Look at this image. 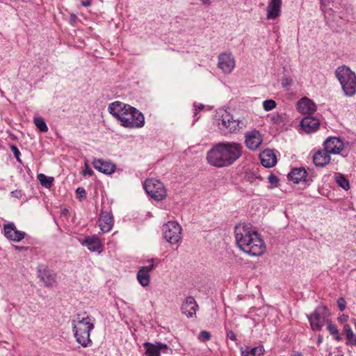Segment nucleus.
Instances as JSON below:
<instances>
[{
  "mask_svg": "<svg viewBox=\"0 0 356 356\" xmlns=\"http://www.w3.org/2000/svg\"><path fill=\"white\" fill-rule=\"evenodd\" d=\"M343 92L346 97L356 95V74L346 65L338 67L334 72Z\"/></svg>",
  "mask_w": 356,
  "mask_h": 356,
  "instance_id": "nucleus-6",
  "label": "nucleus"
},
{
  "mask_svg": "<svg viewBox=\"0 0 356 356\" xmlns=\"http://www.w3.org/2000/svg\"><path fill=\"white\" fill-rule=\"evenodd\" d=\"M83 175H92L93 174V171L91 168H90L87 165H86V168L83 171Z\"/></svg>",
  "mask_w": 356,
  "mask_h": 356,
  "instance_id": "nucleus-48",
  "label": "nucleus"
},
{
  "mask_svg": "<svg viewBox=\"0 0 356 356\" xmlns=\"http://www.w3.org/2000/svg\"><path fill=\"white\" fill-rule=\"evenodd\" d=\"M83 5L85 6H88L90 5V3L89 2H83Z\"/></svg>",
  "mask_w": 356,
  "mask_h": 356,
  "instance_id": "nucleus-53",
  "label": "nucleus"
},
{
  "mask_svg": "<svg viewBox=\"0 0 356 356\" xmlns=\"http://www.w3.org/2000/svg\"><path fill=\"white\" fill-rule=\"evenodd\" d=\"M282 0H269L266 6V18L276 19L281 15Z\"/></svg>",
  "mask_w": 356,
  "mask_h": 356,
  "instance_id": "nucleus-17",
  "label": "nucleus"
},
{
  "mask_svg": "<svg viewBox=\"0 0 356 356\" xmlns=\"http://www.w3.org/2000/svg\"><path fill=\"white\" fill-rule=\"evenodd\" d=\"M241 356H254V353L249 352V347L241 348Z\"/></svg>",
  "mask_w": 356,
  "mask_h": 356,
  "instance_id": "nucleus-44",
  "label": "nucleus"
},
{
  "mask_svg": "<svg viewBox=\"0 0 356 356\" xmlns=\"http://www.w3.org/2000/svg\"><path fill=\"white\" fill-rule=\"evenodd\" d=\"M293 80L291 77L284 76L281 80V84L282 88L289 90V88L293 85Z\"/></svg>",
  "mask_w": 356,
  "mask_h": 356,
  "instance_id": "nucleus-35",
  "label": "nucleus"
},
{
  "mask_svg": "<svg viewBox=\"0 0 356 356\" xmlns=\"http://www.w3.org/2000/svg\"><path fill=\"white\" fill-rule=\"evenodd\" d=\"M143 346L146 349L145 354L147 356H161V353L171 354L172 353L171 348H168L166 344L161 342L156 343L155 344L145 342L143 343Z\"/></svg>",
  "mask_w": 356,
  "mask_h": 356,
  "instance_id": "nucleus-10",
  "label": "nucleus"
},
{
  "mask_svg": "<svg viewBox=\"0 0 356 356\" xmlns=\"http://www.w3.org/2000/svg\"><path fill=\"white\" fill-rule=\"evenodd\" d=\"M321 10L324 13L325 17L327 15H330V12L332 11L331 8H328L327 5V0H321Z\"/></svg>",
  "mask_w": 356,
  "mask_h": 356,
  "instance_id": "nucleus-38",
  "label": "nucleus"
},
{
  "mask_svg": "<svg viewBox=\"0 0 356 356\" xmlns=\"http://www.w3.org/2000/svg\"><path fill=\"white\" fill-rule=\"evenodd\" d=\"M38 277L44 283L46 286H53L56 283V275L47 266L42 265L38 267Z\"/></svg>",
  "mask_w": 356,
  "mask_h": 356,
  "instance_id": "nucleus-14",
  "label": "nucleus"
},
{
  "mask_svg": "<svg viewBox=\"0 0 356 356\" xmlns=\"http://www.w3.org/2000/svg\"><path fill=\"white\" fill-rule=\"evenodd\" d=\"M10 149H11L15 157L16 158L17 161L19 163H22L21 159H20L21 153H20L19 149L14 145H10Z\"/></svg>",
  "mask_w": 356,
  "mask_h": 356,
  "instance_id": "nucleus-39",
  "label": "nucleus"
},
{
  "mask_svg": "<svg viewBox=\"0 0 356 356\" xmlns=\"http://www.w3.org/2000/svg\"><path fill=\"white\" fill-rule=\"evenodd\" d=\"M262 143L261 134L256 130L248 132L245 134V144L248 149L256 150Z\"/></svg>",
  "mask_w": 356,
  "mask_h": 356,
  "instance_id": "nucleus-16",
  "label": "nucleus"
},
{
  "mask_svg": "<svg viewBox=\"0 0 356 356\" xmlns=\"http://www.w3.org/2000/svg\"><path fill=\"white\" fill-rule=\"evenodd\" d=\"M343 333L346 336L347 345L356 346V335L354 334L350 325L344 324Z\"/></svg>",
  "mask_w": 356,
  "mask_h": 356,
  "instance_id": "nucleus-26",
  "label": "nucleus"
},
{
  "mask_svg": "<svg viewBox=\"0 0 356 356\" xmlns=\"http://www.w3.org/2000/svg\"><path fill=\"white\" fill-rule=\"evenodd\" d=\"M327 329L329 331L330 334L332 335L337 341H339L341 340V337L339 336V330L336 325L332 323L330 321L327 323Z\"/></svg>",
  "mask_w": 356,
  "mask_h": 356,
  "instance_id": "nucleus-31",
  "label": "nucleus"
},
{
  "mask_svg": "<svg viewBox=\"0 0 356 356\" xmlns=\"http://www.w3.org/2000/svg\"><path fill=\"white\" fill-rule=\"evenodd\" d=\"M92 165L96 170L106 175L112 174L116 168L115 165L111 161L100 159H95Z\"/></svg>",
  "mask_w": 356,
  "mask_h": 356,
  "instance_id": "nucleus-18",
  "label": "nucleus"
},
{
  "mask_svg": "<svg viewBox=\"0 0 356 356\" xmlns=\"http://www.w3.org/2000/svg\"><path fill=\"white\" fill-rule=\"evenodd\" d=\"M237 246L251 256H260L266 251V245L254 227L250 224L240 223L234 229Z\"/></svg>",
  "mask_w": 356,
  "mask_h": 356,
  "instance_id": "nucleus-1",
  "label": "nucleus"
},
{
  "mask_svg": "<svg viewBox=\"0 0 356 356\" xmlns=\"http://www.w3.org/2000/svg\"><path fill=\"white\" fill-rule=\"evenodd\" d=\"M242 155V146L234 142H221L208 151V163L215 167L222 168L232 165Z\"/></svg>",
  "mask_w": 356,
  "mask_h": 356,
  "instance_id": "nucleus-2",
  "label": "nucleus"
},
{
  "mask_svg": "<svg viewBox=\"0 0 356 356\" xmlns=\"http://www.w3.org/2000/svg\"><path fill=\"white\" fill-rule=\"evenodd\" d=\"M198 308V305L192 296L186 297L185 300L183 302L181 310L182 314H185L188 318H193L196 316V310Z\"/></svg>",
  "mask_w": 356,
  "mask_h": 356,
  "instance_id": "nucleus-15",
  "label": "nucleus"
},
{
  "mask_svg": "<svg viewBox=\"0 0 356 356\" xmlns=\"http://www.w3.org/2000/svg\"><path fill=\"white\" fill-rule=\"evenodd\" d=\"M38 179L40 181V184L47 188H50L52 186L53 182L54 181V177H47L42 173L39 174L38 175Z\"/></svg>",
  "mask_w": 356,
  "mask_h": 356,
  "instance_id": "nucleus-28",
  "label": "nucleus"
},
{
  "mask_svg": "<svg viewBox=\"0 0 356 356\" xmlns=\"http://www.w3.org/2000/svg\"><path fill=\"white\" fill-rule=\"evenodd\" d=\"M336 181L339 186H341L344 190H348L350 188L348 180L342 175H339L336 176Z\"/></svg>",
  "mask_w": 356,
  "mask_h": 356,
  "instance_id": "nucleus-32",
  "label": "nucleus"
},
{
  "mask_svg": "<svg viewBox=\"0 0 356 356\" xmlns=\"http://www.w3.org/2000/svg\"><path fill=\"white\" fill-rule=\"evenodd\" d=\"M14 248L19 251L26 250L28 249V248H26V247L18 246V245H14Z\"/></svg>",
  "mask_w": 356,
  "mask_h": 356,
  "instance_id": "nucleus-51",
  "label": "nucleus"
},
{
  "mask_svg": "<svg viewBox=\"0 0 356 356\" xmlns=\"http://www.w3.org/2000/svg\"><path fill=\"white\" fill-rule=\"evenodd\" d=\"M137 280L138 282L143 286H147L149 284L150 282V276L149 274L145 273V271L139 269L137 273Z\"/></svg>",
  "mask_w": 356,
  "mask_h": 356,
  "instance_id": "nucleus-29",
  "label": "nucleus"
},
{
  "mask_svg": "<svg viewBox=\"0 0 356 356\" xmlns=\"http://www.w3.org/2000/svg\"><path fill=\"white\" fill-rule=\"evenodd\" d=\"M276 102L273 99H267L263 102V108L265 111H269L276 107Z\"/></svg>",
  "mask_w": 356,
  "mask_h": 356,
  "instance_id": "nucleus-34",
  "label": "nucleus"
},
{
  "mask_svg": "<svg viewBox=\"0 0 356 356\" xmlns=\"http://www.w3.org/2000/svg\"><path fill=\"white\" fill-rule=\"evenodd\" d=\"M81 243L91 252H101L102 250V243L97 236L86 237Z\"/></svg>",
  "mask_w": 356,
  "mask_h": 356,
  "instance_id": "nucleus-22",
  "label": "nucleus"
},
{
  "mask_svg": "<svg viewBox=\"0 0 356 356\" xmlns=\"http://www.w3.org/2000/svg\"><path fill=\"white\" fill-rule=\"evenodd\" d=\"M95 319L91 316H83L81 314L72 320V331L76 341L82 347L87 348L92 344L90 339V332L95 328Z\"/></svg>",
  "mask_w": 356,
  "mask_h": 356,
  "instance_id": "nucleus-4",
  "label": "nucleus"
},
{
  "mask_svg": "<svg viewBox=\"0 0 356 356\" xmlns=\"http://www.w3.org/2000/svg\"><path fill=\"white\" fill-rule=\"evenodd\" d=\"M348 318V316L343 314L338 318V321L341 323H344L347 321Z\"/></svg>",
  "mask_w": 356,
  "mask_h": 356,
  "instance_id": "nucleus-49",
  "label": "nucleus"
},
{
  "mask_svg": "<svg viewBox=\"0 0 356 356\" xmlns=\"http://www.w3.org/2000/svg\"><path fill=\"white\" fill-rule=\"evenodd\" d=\"M268 179L269 183L274 187L276 186L278 184V181H279L278 178L273 174L270 175L268 177Z\"/></svg>",
  "mask_w": 356,
  "mask_h": 356,
  "instance_id": "nucleus-41",
  "label": "nucleus"
},
{
  "mask_svg": "<svg viewBox=\"0 0 356 356\" xmlns=\"http://www.w3.org/2000/svg\"><path fill=\"white\" fill-rule=\"evenodd\" d=\"M99 226L102 232H108L113 226V218L108 211H102L99 218Z\"/></svg>",
  "mask_w": 356,
  "mask_h": 356,
  "instance_id": "nucleus-20",
  "label": "nucleus"
},
{
  "mask_svg": "<svg viewBox=\"0 0 356 356\" xmlns=\"http://www.w3.org/2000/svg\"><path fill=\"white\" fill-rule=\"evenodd\" d=\"M245 179L247 181L254 184L258 185L261 180V176L259 175L257 169L252 170L249 172H247L245 175Z\"/></svg>",
  "mask_w": 356,
  "mask_h": 356,
  "instance_id": "nucleus-27",
  "label": "nucleus"
},
{
  "mask_svg": "<svg viewBox=\"0 0 356 356\" xmlns=\"http://www.w3.org/2000/svg\"><path fill=\"white\" fill-rule=\"evenodd\" d=\"M323 146L330 154H339L344 149V143L340 138L329 137L324 141Z\"/></svg>",
  "mask_w": 356,
  "mask_h": 356,
  "instance_id": "nucleus-12",
  "label": "nucleus"
},
{
  "mask_svg": "<svg viewBox=\"0 0 356 356\" xmlns=\"http://www.w3.org/2000/svg\"><path fill=\"white\" fill-rule=\"evenodd\" d=\"M108 109L120 121V125L125 128L138 129L145 125L143 114L129 104L117 101L109 104Z\"/></svg>",
  "mask_w": 356,
  "mask_h": 356,
  "instance_id": "nucleus-3",
  "label": "nucleus"
},
{
  "mask_svg": "<svg viewBox=\"0 0 356 356\" xmlns=\"http://www.w3.org/2000/svg\"><path fill=\"white\" fill-rule=\"evenodd\" d=\"M216 118L218 127L224 134L236 133L246 127V122L244 120L235 119L226 110H219Z\"/></svg>",
  "mask_w": 356,
  "mask_h": 356,
  "instance_id": "nucleus-5",
  "label": "nucleus"
},
{
  "mask_svg": "<svg viewBox=\"0 0 356 356\" xmlns=\"http://www.w3.org/2000/svg\"><path fill=\"white\" fill-rule=\"evenodd\" d=\"M298 110L302 114H312L316 110V106L314 102L307 97H303L298 102Z\"/></svg>",
  "mask_w": 356,
  "mask_h": 356,
  "instance_id": "nucleus-21",
  "label": "nucleus"
},
{
  "mask_svg": "<svg viewBox=\"0 0 356 356\" xmlns=\"http://www.w3.org/2000/svg\"><path fill=\"white\" fill-rule=\"evenodd\" d=\"M11 196L15 198L19 199L22 196V192L20 190L13 191L11 192Z\"/></svg>",
  "mask_w": 356,
  "mask_h": 356,
  "instance_id": "nucleus-45",
  "label": "nucleus"
},
{
  "mask_svg": "<svg viewBox=\"0 0 356 356\" xmlns=\"http://www.w3.org/2000/svg\"><path fill=\"white\" fill-rule=\"evenodd\" d=\"M77 19V16L75 14H71L70 15V22L72 24H74Z\"/></svg>",
  "mask_w": 356,
  "mask_h": 356,
  "instance_id": "nucleus-50",
  "label": "nucleus"
},
{
  "mask_svg": "<svg viewBox=\"0 0 356 356\" xmlns=\"http://www.w3.org/2000/svg\"><path fill=\"white\" fill-rule=\"evenodd\" d=\"M144 188L149 196L155 200H164L167 191L162 182L156 179H148L144 183Z\"/></svg>",
  "mask_w": 356,
  "mask_h": 356,
  "instance_id": "nucleus-8",
  "label": "nucleus"
},
{
  "mask_svg": "<svg viewBox=\"0 0 356 356\" xmlns=\"http://www.w3.org/2000/svg\"><path fill=\"white\" fill-rule=\"evenodd\" d=\"M307 172L305 168H294L288 175L289 180L295 184H299L301 181H306Z\"/></svg>",
  "mask_w": 356,
  "mask_h": 356,
  "instance_id": "nucleus-25",
  "label": "nucleus"
},
{
  "mask_svg": "<svg viewBox=\"0 0 356 356\" xmlns=\"http://www.w3.org/2000/svg\"><path fill=\"white\" fill-rule=\"evenodd\" d=\"M270 122L274 124L282 126L284 124V117L282 113H274L268 116Z\"/></svg>",
  "mask_w": 356,
  "mask_h": 356,
  "instance_id": "nucleus-30",
  "label": "nucleus"
},
{
  "mask_svg": "<svg viewBox=\"0 0 356 356\" xmlns=\"http://www.w3.org/2000/svg\"><path fill=\"white\" fill-rule=\"evenodd\" d=\"M330 313L326 306L321 305L308 316L311 327L314 331H318L330 321Z\"/></svg>",
  "mask_w": 356,
  "mask_h": 356,
  "instance_id": "nucleus-7",
  "label": "nucleus"
},
{
  "mask_svg": "<svg viewBox=\"0 0 356 356\" xmlns=\"http://www.w3.org/2000/svg\"><path fill=\"white\" fill-rule=\"evenodd\" d=\"M211 339V334L205 330L201 331L198 335V339L201 341L205 342Z\"/></svg>",
  "mask_w": 356,
  "mask_h": 356,
  "instance_id": "nucleus-36",
  "label": "nucleus"
},
{
  "mask_svg": "<svg viewBox=\"0 0 356 356\" xmlns=\"http://www.w3.org/2000/svg\"><path fill=\"white\" fill-rule=\"evenodd\" d=\"M194 115H196L200 111H202L204 109V106L202 104H197L194 103Z\"/></svg>",
  "mask_w": 356,
  "mask_h": 356,
  "instance_id": "nucleus-43",
  "label": "nucleus"
},
{
  "mask_svg": "<svg viewBox=\"0 0 356 356\" xmlns=\"http://www.w3.org/2000/svg\"><path fill=\"white\" fill-rule=\"evenodd\" d=\"M249 352L254 353V356H260L264 354V348L263 346H258L252 348L249 347Z\"/></svg>",
  "mask_w": 356,
  "mask_h": 356,
  "instance_id": "nucleus-37",
  "label": "nucleus"
},
{
  "mask_svg": "<svg viewBox=\"0 0 356 356\" xmlns=\"http://www.w3.org/2000/svg\"><path fill=\"white\" fill-rule=\"evenodd\" d=\"M4 235L6 237L15 242H19L25 237L24 232L18 231L13 222H9L3 225Z\"/></svg>",
  "mask_w": 356,
  "mask_h": 356,
  "instance_id": "nucleus-13",
  "label": "nucleus"
},
{
  "mask_svg": "<svg viewBox=\"0 0 356 356\" xmlns=\"http://www.w3.org/2000/svg\"><path fill=\"white\" fill-rule=\"evenodd\" d=\"M149 264L148 266H143L140 268L148 274H149L150 271H152L154 268L153 260L149 261Z\"/></svg>",
  "mask_w": 356,
  "mask_h": 356,
  "instance_id": "nucleus-40",
  "label": "nucleus"
},
{
  "mask_svg": "<svg viewBox=\"0 0 356 356\" xmlns=\"http://www.w3.org/2000/svg\"><path fill=\"white\" fill-rule=\"evenodd\" d=\"M330 154L324 148L317 150L313 155V162L317 167H324L330 162Z\"/></svg>",
  "mask_w": 356,
  "mask_h": 356,
  "instance_id": "nucleus-19",
  "label": "nucleus"
},
{
  "mask_svg": "<svg viewBox=\"0 0 356 356\" xmlns=\"http://www.w3.org/2000/svg\"><path fill=\"white\" fill-rule=\"evenodd\" d=\"M34 124L36 127L42 132H47L48 127L44 119L42 118H36L34 119Z\"/></svg>",
  "mask_w": 356,
  "mask_h": 356,
  "instance_id": "nucleus-33",
  "label": "nucleus"
},
{
  "mask_svg": "<svg viewBox=\"0 0 356 356\" xmlns=\"http://www.w3.org/2000/svg\"><path fill=\"white\" fill-rule=\"evenodd\" d=\"M163 234L165 240L171 244H177L181 240V227L175 221H169L163 226Z\"/></svg>",
  "mask_w": 356,
  "mask_h": 356,
  "instance_id": "nucleus-9",
  "label": "nucleus"
},
{
  "mask_svg": "<svg viewBox=\"0 0 356 356\" xmlns=\"http://www.w3.org/2000/svg\"><path fill=\"white\" fill-rule=\"evenodd\" d=\"M261 163L265 168H271L277 163L275 152L270 149H266L260 154Z\"/></svg>",
  "mask_w": 356,
  "mask_h": 356,
  "instance_id": "nucleus-24",
  "label": "nucleus"
},
{
  "mask_svg": "<svg viewBox=\"0 0 356 356\" xmlns=\"http://www.w3.org/2000/svg\"><path fill=\"white\" fill-rule=\"evenodd\" d=\"M202 1V3L204 4H206V5H210L211 4V1L210 0H201Z\"/></svg>",
  "mask_w": 356,
  "mask_h": 356,
  "instance_id": "nucleus-52",
  "label": "nucleus"
},
{
  "mask_svg": "<svg viewBox=\"0 0 356 356\" xmlns=\"http://www.w3.org/2000/svg\"><path fill=\"white\" fill-rule=\"evenodd\" d=\"M227 336L232 341H236V336L235 333L232 330L228 331L227 334Z\"/></svg>",
  "mask_w": 356,
  "mask_h": 356,
  "instance_id": "nucleus-47",
  "label": "nucleus"
},
{
  "mask_svg": "<svg viewBox=\"0 0 356 356\" xmlns=\"http://www.w3.org/2000/svg\"><path fill=\"white\" fill-rule=\"evenodd\" d=\"M76 193L79 195V197L82 198L86 196V192L83 188L79 187L76 189Z\"/></svg>",
  "mask_w": 356,
  "mask_h": 356,
  "instance_id": "nucleus-46",
  "label": "nucleus"
},
{
  "mask_svg": "<svg viewBox=\"0 0 356 356\" xmlns=\"http://www.w3.org/2000/svg\"><path fill=\"white\" fill-rule=\"evenodd\" d=\"M218 67L225 74L231 73L235 67V59L231 53H222L218 56Z\"/></svg>",
  "mask_w": 356,
  "mask_h": 356,
  "instance_id": "nucleus-11",
  "label": "nucleus"
},
{
  "mask_svg": "<svg viewBox=\"0 0 356 356\" xmlns=\"http://www.w3.org/2000/svg\"><path fill=\"white\" fill-rule=\"evenodd\" d=\"M319 120L315 118L307 116L300 122V126L307 134L316 131L319 127Z\"/></svg>",
  "mask_w": 356,
  "mask_h": 356,
  "instance_id": "nucleus-23",
  "label": "nucleus"
},
{
  "mask_svg": "<svg viewBox=\"0 0 356 356\" xmlns=\"http://www.w3.org/2000/svg\"><path fill=\"white\" fill-rule=\"evenodd\" d=\"M337 305L340 311H343L346 309V301L343 298H340L337 300Z\"/></svg>",
  "mask_w": 356,
  "mask_h": 356,
  "instance_id": "nucleus-42",
  "label": "nucleus"
}]
</instances>
